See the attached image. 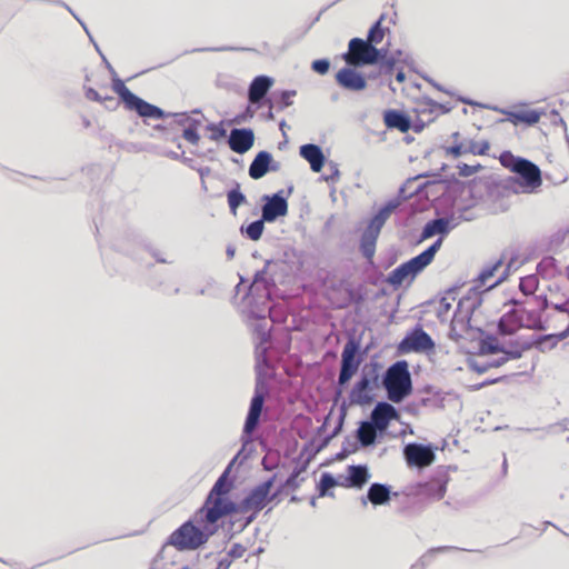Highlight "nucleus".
Listing matches in <instances>:
<instances>
[{
	"label": "nucleus",
	"mask_w": 569,
	"mask_h": 569,
	"mask_svg": "<svg viewBox=\"0 0 569 569\" xmlns=\"http://www.w3.org/2000/svg\"><path fill=\"white\" fill-rule=\"evenodd\" d=\"M448 231V221L445 219H435L426 224L422 230V238L427 239L437 233H446Z\"/></svg>",
	"instance_id": "7c9ffc66"
},
{
	"label": "nucleus",
	"mask_w": 569,
	"mask_h": 569,
	"mask_svg": "<svg viewBox=\"0 0 569 569\" xmlns=\"http://www.w3.org/2000/svg\"><path fill=\"white\" fill-rule=\"evenodd\" d=\"M457 168H458V173L461 177H469V176L477 173L482 167L480 164L469 166V164L462 163V164H459Z\"/></svg>",
	"instance_id": "58836bf2"
},
{
	"label": "nucleus",
	"mask_w": 569,
	"mask_h": 569,
	"mask_svg": "<svg viewBox=\"0 0 569 569\" xmlns=\"http://www.w3.org/2000/svg\"><path fill=\"white\" fill-rule=\"evenodd\" d=\"M370 419L380 432H385L392 420L399 419V413L392 405L378 402L371 412Z\"/></svg>",
	"instance_id": "dca6fc26"
},
{
	"label": "nucleus",
	"mask_w": 569,
	"mask_h": 569,
	"mask_svg": "<svg viewBox=\"0 0 569 569\" xmlns=\"http://www.w3.org/2000/svg\"><path fill=\"white\" fill-rule=\"evenodd\" d=\"M229 565L230 562L223 563V561H220L216 569H228Z\"/></svg>",
	"instance_id": "8fccbe9b"
},
{
	"label": "nucleus",
	"mask_w": 569,
	"mask_h": 569,
	"mask_svg": "<svg viewBox=\"0 0 569 569\" xmlns=\"http://www.w3.org/2000/svg\"><path fill=\"white\" fill-rule=\"evenodd\" d=\"M337 485V481L335 480V478L329 475V473H323L321 479H320V483H319V493L320 496H325L326 492L333 488L335 486Z\"/></svg>",
	"instance_id": "e433bc0d"
},
{
	"label": "nucleus",
	"mask_w": 569,
	"mask_h": 569,
	"mask_svg": "<svg viewBox=\"0 0 569 569\" xmlns=\"http://www.w3.org/2000/svg\"><path fill=\"white\" fill-rule=\"evenodd\" d=\"M379 234L366 230L361 238V251L365 257L371 258L375 253L376 241Z\"/></svg>",
	"instance_id": "2f4dec72"
},
{
	"label": "nucleus",
	"mask_w": 569,
	"mask_h": 569,
	"mask_svg": "<svg viewBox=\"0 0 569 569\" xmlns=\"http://www.w3.org/2000/svg\"><path fill=\"white\" fill-rule=\"evenodd\" d=\"M382 383L390 401L395 403L403 401L412 392L408 362L400 360L391 365L386 371Z\"/></svg>",
	"instance_id": "20e7f679"
},
{
	"label": "nucleus",
	"mask_w": 569,
	"mask_h": 569,
	"mask_svg": "<svg viewBox=\"0 0 569 569\" xmlns=\"http://www.w3.org/2000/svg\"><path fill=\"white\" fill-rule=\"evenodd\" d=\"M112 90L119 96L127 110L136 111L142 118L162 119L164 117L163 110L136 96L121 79H113Z\"/></svg>",
	"instance_id": "423d86ee"
},
{
	"label": "nucleus",
	"mask_w": 569,
	"mask_h": 569,
	"mask_svg": "<svg viewBox=\"0 0 569 569\" xmlns=\"http://www.w3.org/2000/svg\"><path fill=\"white\" fill-rule=\"evenodd\" d=\"M247 552V548L241 545V543H233L229 551H228V556L231 558V559H239V558H242Z\"/></svg>",
	"instance_id": "ea45409f"
},
{
	"label": "nucleus",
	"mask_w": 569,
	"mask_h": 569,
	"mask_svg": "<svg viewBox=\"0 0 569 569\" xmlns=\"http://www.w3.org/2000/svg\"><path fill=\"white\" fill-rule=\"evenodd\" d=\"M515 303L519 308L506 313L499 321V330L503 335H512L520 328H536L540 323L541 312L548 307L547 299L540 298Z\"/></svg>",
	"instance_id": "f03ea898"
},
{
	"label": "nucleus",
	"mask_w": 569,
	"mask_h": 569,
	"mask_svg": "<svg viewBox=\"0 0 569 569\" xmlns=\"http://www.w3.org/2000/svg\"><path fill=\"white\" fill-rule=\"evenodd\" d=\"M397 206L398 203L396 202H389L388 204L382 207L376 216L386 222L391 216L392 211L397 208Z\"/></svg>",
	"instance_id": "a19ab883"
},
{
	"label": "nucleus",
	"mask_w": 569,
	"mask_h": 569,
	"mask_svg": "<svg viewBox=\"0 0 569 569\" xmlns=\"http://www.w3.org/2000/svg\"><path fill=\"white\" fill-rule=\"evenodd\" d=\"M273 81L267 76H258L250 83L248 99L251 103H258L267 94Z\"/></svg>",
	"instance_id": "aec40b11"
},
{
	"label": "nucleus",
	"mask_w": 569,
	"mask_h": 569,
	"mask_svg": "<svg viewBox=\"0 0 569 569\" xmlns=\"http://www.w3.org/2000/svg\"><path fill=\"white\" fill-rule=\"evenodd\" d=\"M441 244L442 239L440 238L423 252L393 269L388 276V283L400 287L406 281L411 282L420 271L432 262Z\"/></svg>",
	"instance_id": "39448f33"
},
{
	"label": "nucleus",
	"mask_w": 569,
	"mask_h": 569,
	"mask_svg": "<svg viewBox=\"0 0 569 569\" xmlns=\"http://www.w3.org/2000/svg\"><path fill=\"white\" fill-rule=\"evenodd\" d=\"M403 453L410 467L425 468L430 466L436 459V455L431 448L419 443L407 445Z\"/></svg>",
	"instance_id": "f8f14e48"
},
{
	"label": "nucleus",
	"mask_w": 569,
	"mask_h": 569,
	"mask_svg": "<svg viewBox=\"0 0 569 569\" xmlns=\"http://www.w3.org/2000/svg\"><path fill=\"white\" fill-rule=\"evenodd\" d=\"M86 97L89 100L97 101V102L103 103L106 106H108V102L114 101L113 97L104 94V93H100L99 91L91 89V88H89L87 90Z\"/></svg>",
	"instance_id": "c9c22d12"
},
{
	"label": "nucleus",
	"mask_w": 569,
	"mask_h": 569,
	"mask_svg": "<svg viewBox=\"0 0 569 569\" xmlns=\"http://www.w3.org/2000/svg\"><path fill=\"white\" fill-rule=\"evenodd\" d=\"M503 261L501 259L493 262L491 266L483 269L479 274V282L481 286H487L488 288H492L499 284L506 277V274L499 276L495 281L490 282V280L496 276L497 271L502 267Z\"/></svg>",
	"instance_id": "a878e982"
},
{
	"label": "nucleus",
	"mask_w": 569,
	"mask_h": 569,
	"mask_svg": "<svg viewBox=\"0 0 569 569\" xmlns=\"http://www.w3.org/2000/svg\"><path fill=\"white\" fill-rule=\"evenodd\" d=\"M450 152L455 156V157H458L461 154V147H452L450 149Z\"/></svg>",
	"instance_id": "09e8293b"
},
{
	"label": "nucleus",
	"mask_w": 569,
	"mask_h": 569,
	"mask_svg": "<svg viewBox=\"0 0 569 569\" xmlns=\"http://www.w3.org/2000/svg\"><path fill=\"white\" fill-rule=\"evenodd\" d=\"M231 488L226 471L213 485L202 507L170 533L167 545L178 551H194L204 546L219 530V521L237 511L236 503L228 496Z\"/></svg>",
	"instance_id": "f257e3e1"
},
{
	"label": "nucleus",
	"mask_w": 569,
	"mask_h": 569,
	"mask_svg": "<svg viewBox=\"0 0 569 569\" xmlns=\"http://www.w3.org/2000/svg\"><path fill=\"white\" fill-rule=\"evenodd\" d=\"M382 18H380L369 30L367 41L373 47L382 42L388 29L381 26Z\"/></svg>",
	"instance_id": "473e14b6"
},
{
	"label": "nucleus",
	"mask_w": 569,
	"mask_h": 569,
	"mask_svg": "<svg viewBox=\"0 0 569 569\" xmlns=\"http://www.w3.org/2000/svg\"><path fill=\"white\" fill-rule=\"evenodd\" d=\"M395 67L393 61H387L380 64V73L391 76Z\"/></svg>",
	"instance_id": "49530a36"
},
{
	"label": "nucleus",
	"mask_w": 569,
	"mask_h": 569,
	"mask_svg": "<svg viewBox=\"0 0 569 569\" xmlns=\"http://www.w3.org/2000/svg\"><path fill=\"white\" fill-rule=\"evenodd\" d=\"M346 306H347V303H338V305H337V307H338V308H343V307H346Z\"/></svg>",
	"instance_id": "3c124183"
},
{
	"label": "nucleus",
	"mask_w": 569,
	"mask_h": 569,
	"mask_svg": "<svg viewBox=\"0 0 569 569\" xmlns=\"http://www.w3.org/2000/svg\"><path fill=\"white\" fill-rule=\"evenodd\" d=\"M499 161L503 168L519 177L523 191L532 192L542 184L541 170L530 160L517 157L511 151H503Z\"/></svg>",
	"instance_id": "7ed1b4c3"
},
{
	"label": "nucleus",
	"mask_w": 569,
	"mask_h": 569,
	"mask_svg": "<svg viewBox=\"0 0 569 569\" xmlns=\"http://www.w3.org/2000/svg\"><path fill=\"white\" fill-rule=\"evenodd\" d=\"M272 156L268 151H260L249 167V176L258 180L262 178L270 168Z\"/></svg>",
	"instance_id": "412c9836"
},
{
	"label": "nucleus",
	"mask_w": 569,
	"mask_h": 569,
	"mask_svg": "<svg viewBox=\"0 0 569 569\" xmlns=\"http://www.w3.org/2000/svg\"><path fill=\"white\" fill-rule=\"evenodd\" d=\"M380 51L367 40L353 38L349 41L348 51L343 54L349 66L372 64L379 60Z\"/></svg>",
	"instance_id": "6e6552de"
},
{
	"label": "nucleus",
	"mask_w": 569,
	"mask_h": 569,
	"mask_svg": "<svg viewBox=\"0 0 569 569\" xmlns=\"http://www.w3.org/2000/svg\"><path fill=\"white\" fill-rule=\"evenodd\" d=\"M229 147L237 153H244L254 143V134L251 129H232L229 136Z\"/></svg>",
	"instance_id": "a211bd4d"
},
{
	"label": "nucleus",
	"mask_w": 569,
	"mask_h": 569,
	"mask_svg": "<svg viewBox=\"0 0 569 569\" xmlns=\"http://www.w3.org/2000/svg\"><path fill=\"white\" fill-rule=\"evenodd\" d=\"M405 79H406V76H405L403 71H401V70L398 71V73L396 74V80L401 83L405 81Z\"/></svg>",
	"instance_id": "de8ad7c7"
},
{
	"label": "nucleus",
	"mask_w": 569,
	"mask_h": 569,
	"mask_svg": "<svg viewBox=\"0 0 569 569\" xmlns=\"http://www.w3.org/2000/svg\"><path fill=\"white\" fill-rule=\"evenodd\" d=\"M377 431L379 430L371 421H363L358 428L357 438L363 447H368L375 443Z\"/></svg>",
	"instance_id": "bb28decb"
},
{
	"label": "nucleus",
	"mask_w": 569,
	"mask_h": 569,
	"mask_svg": "<svg viewBox=\"0 0 569 569\" xmlns=\"http://www.w3.org/2000/svg\"><path fill=\"white\" fill-rule=\"evenodd\" d=\"M300 154L310 163L312 171H321L325 163V156L320 147L316 144H305L300 148Z\"/></svg>",
	"instance_id": "b1692460"
},
{
	"label": "nucleus",
	"mask_w": 569,
	"mask_h": 569,
	"mask_svg": "<svg viewBox=\"0 0 569 569\" xmlns=\"http://www.w3.org/2000/svg\"><path fill=\"white\" fill-rule=\"evenodd\" d=\"M490 148V144L489 142L485 141V142H481L479 144H475L471 147V152L473 154H480V156H483L488 152Z\"/></svg>",
	"instance_id": "c03bdc74"
},
{
	"label": "nucleus",
	"mask_w": 569,
	"mask_h": 569,
	"mask_svg": "<svg viewBox=\"0 0 569 569\" xmlns=\"http://www.w3.org/2000/svg\"><path fill=\"white\" fill-rule=\"evenodd\" d=\"M246 201V197L239 189H233L228 192V204L230 211L236 214L237 209Z\"/></svg>",
	"instance_id": "72a5a7b5"
},
{
	"label": "nucleus",
	"mask_w": 569,
	"mask_h": 569,
	"mask_svg": "<svg viewBox=\"0 0 569 569\" xmlns=\"http://www.w3.org/2000/svg\"><path fill=\"white\" fill-rule=\"evenodd\" d=\"M446 492L447 480L437 477L426 482H419L413 487V493L423 497L428 501L441 500L446 496Z\"/></svg>",
	"instance_id": "4468645a"
},
{
	"label": "nucleus",
	"mask_w": 569,
	"mask_h": 569,
	"mask_svg": "<svg viewBox=\"0 0 569 569\" xmlns=\"http://www.w3.org/2000/svg\"><path fill=\"white\" fill-rule=\"evenodd\" d=\"M337 83L349 91H361L367 87L366 78L352 68H342L336 74Z\"/></svg>",
	"instance_id": "f3484780"
},
{
	"label": "nucleus",
	"mask_w": 569,
	"mask_h": 569,
	"mask_svg": "<svg viewBox=\"0 0 569 569\" xmlns=\"http://www.w3.org/2000/svg\"><path fill=\"white\" fill-rule=\"evenodd\" d=\"M263 221H264L263 219L257 220V221L251 222L247 227L246 233H247L248 238H250L253 241H257L261 238L263 229H264Z\"/></svg>",
	"instance_id": "f704fd0d"
},
{
	"label": "nucleus",
	"mask_w": 569,
	"mask_h": 569,
	"mask_svg": "<svg viewBox=\"0 0 569 569\" xmlns=\"http://www.w3.org/2000/svg\"><path fill=\"white\" fill-rule=\"evenodd\" d=\"M182 137L193 146H197L200 141V136L194 127L186 128L182 132Z\"/></svg>",
	"instance_id": "4c0bfd02"
},
{
	"label": "nucleus",
	"mask_w": 569,
	"mask_h": 569,
	"mask_svg": "<svg viewBox=\"0 0 569 569\" xmlns=\"http://www.w3.org/2000/svg\"><path fill=\"white\" fill-rule=\"evenodd\" d=\"M263 401L264 400L262 395H256L251 399L250 409L243 429L246 433H251L257 428L262 411Z\"/></svg>",
	"instance_id": "4be33fe9"
},
{
	"label": "nucleus",
	"mask_w": 569,
	"mask_h": 569,
	"mask_svg": "<svg viewBox=\"0 0 569 569\" xmlns=\"http://www.w3.org/2000/svg\"><path fill=\"white\" fill-rule=\"evenodd\" d=\"M271 488L272 480L260 483L240 505L236 503L237 511L234 513L251 512L252 515L249 517L248 522L252 521L254 516L266 507Z\"/></svg>",
	"instance_id": "9d476101"
},
{
	"label": "nucleus",
	"mask_w": 569,
	"mask_h": 569,
	"mask_svg": "<svg viewBox=\"0 0 569 569\" xmlns=\"http://www.w3.org/2000/svg\"><path fill=\"white\" fill-rule=\"evenodd\" d=\"M530 343L528 341L517 342L515 346L511 347L509 350L501 349V356L498 359L495 360H487L482 362H475L472 367L478 372H485L489 368L492 367H500L501 365L506 363L509 359H518L522 356V352L525 350H528L530 348ZM482 352L485 353H498L500 349L498 346H493L492 343H483L481 347Z\"/></svg>",
	"instance_id": "1a4fd4ad"
},
{
	"label": "nucleus",
	"mask_w": 569,
	"mask_h": 569,
	"mask_svg": "<svg viewBox=\"0 0 569 569\" xmlns=\"http://www.w3.org/2000/svg\"><path fill=\"white\" fill-rule=\"evenodd\" d=\"M413 112L419 126L425 127L427 123L432 122L439 114L443 113L445 110L440 103L429 98H421L416 101Z\"/></svg>",
	"instance_id": "2eb2a0df"
},
{
	"label": "nucleus",
	"mask_w": 569,
	"mask_h": 569,
	"mask_svg": "<svg viewBox=\"0 0 569 569\" xmlns=\"http://www.w3.org/2000/svg\"><path fill=\"white\" fill-rule=\"evenodd\" d=\"M541 113L532 109H522L510 113L513 123L532 126L539 122Z\"/></svg>",
	"instance_id": "c85d7f7f"
},
{
	"label": "nucleus",
	"mask_w": 569,
	"mask_h": 569,
	"mask_svg": "<svg viewBox=\"0 0 569 569\" xmlns=\"http://www.w3.org/2000/svg\"><path fill=\"white\" fill-rule=\"evenodd\" d=\"M296 96V91H283L281 93V104H282V108H287V107H290L293 102H292V98Z\"/></svg>",
	"instance_id": "a18cd8bd"
},
{
	"label": "nucleus",
	"mask_w": 569,
	"mask_h": 569,
	"mask_svg": "<svg viewBox=\"0 0 569 569\" xmlns=\"http://www.w3.org/2000/svg\"><path fill=\"white\" fill-rule=\"evenodd\" d=\"M288 212V203L284 198L274 194L268 198L267 203L262 208V218L264 221L271 222L278 217L286 216Z\"/></svg>",
	"instance_id": "6ab92c4d"
},
{
	"label": "nucleus",
	"mask_w": 569,
	"mask_h": 569,
	"mask_svg": "<svg viewBox=\"0 0 569 569\" xmlns=\"http://www.w3.org/2000/svg\"><path fill=\"white\" fill-rule=\"evenodd\" d=\"M380 386V377L373 367L370 370H363L359 381L356 382L350 391L349 399L353 405H369L375 399V391Z\"/></svg>",
	"instance_id": "0eeeda50"
},
{
	"label": "nucleus",
	"mask_w": 569,
	"mask_h": 569,
	"mask_svg": "<svg viewBox=\"0 0 569 569\" xmlns=\"http://www.w3.org/2000/svg\"><path fill=\"white\" fill-rule=\"evenodd\" d=\"M357 350L358 346L352 340H349L343 347L341 355V369L339 373L340 385L347 383L358 370L359 362L356 360Z\"/></svg>",
	"instance_id": "ddd939ff"
},
{
	"label": "nucleus",
	"mask_w": 569,
	"mask_h": 569,
	"mask_svg": "<svg viewBox=\"0 0 569 569\" xmlns=\"http://www.w3.org/2000/svg\"><path fill=\"white\" fill-rule=\"evenodd\" d=\"M369 475L365 466L349 467L348 481L350 487L361 488L368 481Z\"/></svg>",
	"instance_id": "c756f323"
},
{
	"label": "nucleus",
	"mask_w": 569,
	"mask_h": 569,
	"mask_svg": "<svg viewBox=\"0 0 569 569\" xmlns=\"http://www.w3.org/2000/svg\"><path fill=\"white\" fill-rule=\"evenodd\" d=\"M329 67H330V63L326 59L315 60L312 62V70L320 74L327 73L329 70Z\"/></svg>",
	"instance_id": "79ce46f5"
},
{
	"label": "nucleus",
	"mask_w": 569,
	"mask_h": 569,
	"mask_svg": "<svg viewBox=\"0 0 569 569\" xmlns=\"http://www.w3.org/2000/svg\"><path fill=\"white\" fill-rule=\"evenodd\" d=\"M539 288V278L536 274H529L520 279L519 289L525 296L522 301H528L531 298L547 299L543 295H537Z\"/></svg>",
	"instance_id": "393cba45"
},
{
	"label": "nucleus",
	"mask_w": 569,
	"mask_h": 569,
	"mask_svg": "<svg viewBox=\"0 0 569 569\" xmlns=\"http://www.w3.org/2000/svg\"><path fill=\"white\" fill-rule=\"evenodd\" d=\"M368 499L372 505H383L390 499V490L381 483H372L368 490Z\"/></svg>",
	"instance_id": "cd10ccee"
},
{
	"label": "nucleus",
	"mask_w": 569,
	"mask_h": 569,
	"mask_svg": "<svg viewBox=\"0 0 569 569\" xmlns=\"http://www.w3.org/2000/svg\"><path fill=\"white\" fill-rule=\"evenodd\" d=\"M383 121L387 128L398 129L401 132H407L410 129V119L398 110H386Z\"/></svg>",
	"instance_id": "5701e85b"
},
{
	"label": "nucleus",
	"mask_w": 569,
	"mask_h": 569,
	"mask_svg": "<svg viewBox=\"0 0 569 569\" xmlns=\"http://www.w3.org/2000/svg\"><path fill=\"white\" fill-rule=\"evenodd\" d=\"M435 342L431 337L420 327L409 332L399 345V349L405 352H422L433 350Z\"/></svg>",
	"instance_id": "9b49d317"
},
{
	"label": "nucleus",
	"mask_w": 569,
	"mask_h": 569,
	"mask_svg": "<svg viewBox=\"0 0 569 569\" xmlns=\"http://www.w3.org/2000/svg\"><path fill=\"white\" fill-rule=\"evenodd\" d=\"M385 224V221H382L380 218H378L377 216H375L369 224H368V228L367 230L370 231V232H373L376 234H379L380 233V230L382 228V226Z\"/></svg>",
	"instance_id": "37998d69"
}]
</instances>
